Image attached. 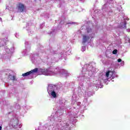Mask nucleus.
<instances>
[{"instance_id":"1","label":"nucleus","mask_w":130,"mask_h":130,"mask_svg":"<svg viewBox=\"0 0 130 130\" xmlns=\"http://www.w3.org/2000/svg\"><path fill=\"white\" fill-rule=\"evenodd\" d=\"M42 74L45 76H62V75L66 73V71L64 70H60L59 69H55L54 70H46L41 71Z\"/></svg>"},{"instance_id":"2","label":"nucleus","mask_w":130,"mask_h":130,"mask_svg":"<svg viewBox=\"0 0 130 130\" xmlns=\"http://www.w3.org/2000/svg\"><path fill=\"white\" fill-rule=\"evenodd\" d=\"M48 93L52 98H56L57 97V87L56 86L50 84L48 87Z\"/></svg>"},{"instance_id":"3","label":"nucleus","mask_w":130,"mask_h":130,"mask_svg":"<svg viewBox=\"0 0 130 130\" xmlns=\"http://www.w3.org/2000/svg\"><path fill=\"white\" fill-rule=\"evenodd\" d=\"M87 35L83 36L82 42L83 43H85V42H87L88 40H89V38H94V33L91 28H87L86 29Z\"/></svg>"},{"instance_id":"4","label":"nucleus","mask_w":130,"mask_h":130,"mask_svg":"<svg viewBox=\"0 0 130 130\" xmlns=\"http://www.w3.org/2000/svg\"><path fill=\"white\" fill-rule=\"evenodd\" d=\"M112 76H113V72L111 71H107L105 75L103 76V81H106V80L110 79Z\"/></svg>"},{"instance_id":"5","label":"nucleus","mask_w":130,"mask_h":130,"mask_svg":"<svg viewBox=\"0 0 130 130\" xmlns=\"http://www.w3.org/2000/svg\"><path fill=\"white\" fill-rule=\"evenodd\" d=\"M17 10L18 12H22L25 10V6L21 3H19L17 5Z\"/></svg>"},{"instance_id":"6","label":"nucleus","mask_w":130,"mask_h":130,"mask_svg":"<svg viewBox=\"0 0 130 130\" xmlns=\"http://www.w3.org/2000/svg\"><path fill=\"white\" fill-rule=\"evenodd\" d=\"M6 51L9 54L10 56H11L12 54L14 52V48H11V49L7 48L6 49Z\"/></svg>"},{"instance_id":"7","label":"nucleus","mask_w":130,"mask_h":130,"mask_svg":"<svg viewBox=\"0 0 130 130\" xmlns=\"http://www.w3.org/2000/svg\"><path fill=\"white\" fill-rule=\"evenodd\" d=\"M121 27H122V28H125V27H126V22L125 21H123V22L121 23Z\"/></svg>"},{"instance_id":"8","label":"nucleus","mask_w":130,"mask_h":130,"mask_svg":"<svg viewBox=\"0 0 130 130\" xmlns=\"http://www.w3.org/2000/svg\"><path fill=\"white\" fill-rule=\"evenodd\" d=\"M38 71V69L36 68L30 71H29V72L30 73V75L32 74H35V73H37V72Z\"/></svg>"},{"instance_id":"9","label":"nucleus","mask_w":130,"mask_h":130,"mask_svg":"<svg viewBox=\"0 0 130 130\" xmlns=\"http://www.w3.org/2000/svg\"><path fill=\"white\" fill-rule=\"evenodd\" d=\"M9 79H11V80H12L13 81H15V80H16V77H15V76H12L11 73L9 74Z\"/></svg>"},{"instance_id":"10","label":"nucleus","mask_w":130,"mask_h":130,"mask_svg":"<svg viewBox=\"0 0 130 130\" xmlns=\"http://www.w3.org/2000/svg\"><path fill=\"white\" fill-rule=\"evenodd\" d=\"M29 75H31V73L29 72H26V73L22 74L23 77H27L28 76H29Z\"/></svg>"},{"instance_id":"11","label":"nucleus","mask_w":130,"mask_h":130,"mask_svg":"<svg viewBox=\"0 0 130 130\" xmlns=\"http://www.w3.org/2000/svg\"><path fill=\"white\" fill-rule=\"evenodd\" d=\"M125 43H127L128 42H130V39L129 37H125Z\"/></svg>"},{"instance_id":"12","label":"nucleus","mask_w":130,"mask_h":130,"mask_svg":"<svg viewBox=\"0 0 130 130\" xmlns=\"http://www.w3.org/2000/svg\"><path fill=\"white\" fill-rule=\"evenodd\" d=\"M117 53V50L115 49L113 51V54H116Z\"/></svg>"},{"instance_id":"13","label":"nucleus","mask_w":130,"mask_h":130,"mask_svg":"<svg viewBox=\"0 0 130 130\" xmlns=\"http://www.w3.org/2000/svg\"><path fill=\"white\" fill-rule=\"evenodd\" d=\"M121 62V59H118V62Z\"/></svg>"},{"instance_id":"14","label":"nucleus","mask_w":130,"mask_h":130,"mask_svg":"<svg viewBox=\"0 0 130 130\" xmlns=\"http://www.w3.org/2000/svg\"><path fill=\"white\" fill-rule=\"evenodd\" d=\"M127 32H130V29L129 28L127 29Z\"/></svg>"},{"instance_id":"15","label":"nucleus","mask_w":130,"mask_h":130,"mask_svg":"<svg viewBox=\"0 0 130 130\" xmlns=\"http://www.w3.org/2000/svg\"><path fill=\"white\" fill-rule=\"evenodd\" d=\"M82 48H83V50H85L86 49V47H83Z\"/></svg>"},{"instance_id":"16","label":"nucleus","mask_w":130,"mask_h":130,"mask_svg":"<svg viewBox=\"0 0 130 130\" xmlns=\"http://www.w3.org/2000/svg\"><path fill=\"white\" fill-rule=\"evenodd\" d=\"M71 24H76V22H72Z\"/></svg>"},{"instance_id":"17","label":"nucleus","mask_w":130,"mask_h":130,"mask_svg":"<svg viewBox=\"0 0 130 130\" xmlns=\"http://www.w3.org/2000/svg\"><path fill=\"white\" fill-rule=\"evenodd\" d=\"M122 63L123 64H124V61H122Z\"/></svg>"},{"instance_id":"18","label":"nucleus","mask_w":130,"mask_h":130,"mask_svg":"<svg viewBox=\"0 0 130 130\" xmlns=\"http://www.w3.org/2000/svg\"><path fill=\"white\" fill-rule=\"evenodd\" d=\"M2 126H0V130H2Z\"/></svg>"},{"instance_id":"19","label":"nucleus","mask_w":130,"mask_h":130,"mask_svg":"<svg viewBox=\"0 0 130 130\" xmlns=\"http://www.w3.org/2000/svg\"><path fill=\"white\" fill-rule=\"evenodd\" d=\"M10 73H12V71H10Z\"/></svg>"}]
</instances>
